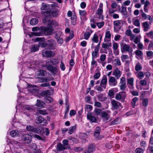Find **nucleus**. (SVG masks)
<instances>
[{
	"label": "nucleus",
	"instance_id": "1",
	"mask_svg": "<svg viewBox=\"0 0 153 153\" xmlns=\"http://www.w3.org/2000/svg\"><path fill=\"white\" fill-rule=\"evenodd\" d=\"M42 14L44 16L43 18V22L44 24H47L49 26L54 25L56 26L58 24L57 22L53 21L52 19L50 16L56 17L59 15V12L56 11H51L47 10L46 11H42Z\"/></svg>",
	"mask_w": 153,
	"mask_h": 153
},
{
	"label": "nucleus",
	"instance_id": "2",
	"mask_svg": "<svg viewBox=\"0 0 153 153\" xmlns=\"http://www.w3.org/2000/svg\"><path fill=\"white\" fill-rule=\"evenodd\" d=\"M41 32L40 31L34 33L36 35L41 36L43 33L45 35H51L53 31V29L51 27H41Z\"/></svg>",
	"mask_w": 153,
	"mask_h": 153
},
{
	"label": "nucleus",
	"instance_id": "3",
	"mask_svg": "<svg viewBox=\"0 0 153 153\" xmlns=\"http://www.w3.org/2000/svg\"><path fill=\"white\" fill-rule=\"evenodd\" d=\"M47 45L50 49L54 50L56 48V43L53 39H50L48 40Z\"/></svg>",
	"mask_w": 153,
	"mask_h": 153
},
{
	"label": "nucleus",
	"instance_id": "4",
	"mask_svg": "<svg viewBox=\"0 0 153 153\" xmlns=\"http://www.w3.org/2000/svg\"><path fill=\"white\" fill-rule=\"evenodd\" d=\"M56 61L57 60V59H47L46 61V63L45 65H43L42 67H45L47 69H48V68H50L54 64H56V63H54L53 60Z\"/></svg>",
	"mask_w": 153,
	"mask_h": 153
},
{
	"label": "nucleus",
	"instance_id": "5",
	"mask_svg": "<svg viewBox=\"0 0 153 153\" xmlns=\"http://www.w3.org/2000/svg\"><path fill=\"white\" fill-rule=\"evenodd\" d=\"M22 140L25 143H29L31 141V137L29 134H25L22 137Z\"/></svg>",
	"mask_w": 153,
	"mask_h": 153
},
{
	"label": "nucleus",
	"instance_id": "6",
	"mask_svg": "<svg viewBox=\"0 0 153 153\" xmlns=\"http://www.w3.org/2000/svg\"><path fill=\"white\" fill-rule=\"evenodd\" d=\"M108 84L111 86H114L116 85L117 82L116 79L114 76H110L108 78Z\"/></svg>",
	"mask_w": 153,
	"mask_h": 153
},
{
	"label": "nucleus",
	"instance_id": "7",
	"mask_svg": "<svg viewBox=\"0 0 153 153\" xmlns=\"http://www.w3.org/2000/svg\"><path fill=\"white\" fill-rule=\"evenodd\" d=\"M126 93L125 91H123L117 94L115 97V99L117 100H120L122 98V101L123 102L126 97Z\"/></svg>",
	"mask_w": 153,
	"mask_h": 153
},
{
	"label": "nucleus",
	"instance_id": "8",
	"mask_svg": "<svg viewBox=\"0 0 153 153\" xmlns=\"http://www.w3.org/2000/svg\"><path fill=\"white\" fill-rule=\"evenodd\" d=\"M134 79L133 77H130L127 79V84L128 87L130 89H133L134 87Z\"/></svg>",
	"mask_w": 153,
	"mask_h": 153
},
{
	"label": "nucleus",
	"instance_id": "9",
	"mask_svg": "<svg viewBox=\"0 0 153 153\" xmlns=\"http://www.w3.org/2000/svg\"><path fill=\"white\" fill-rule=\"evenodd\" d=\"M36 122L37 124L43 123V125H46L47 124V121L46 120L44 119L42 116H39L36 117Z\"/></svg>",
	"mask_w": 153,
	"mask_h": 153
},
{
	"label": "nucleus",
	"instance_id": "10",
	"mask_svg": "<svg viewBox=\"0 0 153 153\" xmlns=\"http://www.w3.org/2000/svg\"><path fill=\"white\" fill-rule=\"evenodd\" d=\"M111 103L112 107L115 109H118L121 106V104L120 103L114 99L111 100Z\"/></svg>",
	"mask_w": 153,
	"mask_h": 153
},
{
	"label": "nucleus",
	"instance_id": "11",
	"mask_svg": "<svg viewBox=\"0 0 153 153\" xmlns=\"http://www.w3.org/2000/svg\"><path fill=\"white\" fill-rule=\"evenodd\" d=\"M110 111L107 110L106 111H103L102 113V117L105 118L106 120H109L111 115Z\"/></svg>",
	"mask_w": 153,
	"mask_h": 153
},
{
	"label": "nucleus",
	"instance_id": "12",
	"mask_svg": "<svg viewBox=\"0 0 153 153\" xmlns=\"http://www.w3.org/2000/svg\"><path fill=\"white\" fill-rule=\"evenodd\" d=\"M87 118L91 123H95L97 121L95 117L91 113H89L87 114Z\"/></svg>",
	"mask_w": 153,
	"mask_h": 153
},
{
	"label": "nucleus",
	"instance_id": "13",
	"mask_svg": "<svg viewBox=\"0 0 153 153\" xmlns=\"http://www.w3.org/2000/svg\"><path fill=\"white\" fill-rule=\"evenodd\" d=\"M42 54L43 55L45 56L46 57H51L54 55V53L51 51H45L43 50L42 51Z\"/></svg>",
	"mask_w": 153,
	"mask_h": 153
},
{
	"label": "nucleus",
	"instance_id": "14",
	"mask_svg": "<svg viewBox=\"0 0 153 153\" xmlns=\"http://www.w3.org/2000/svg\"><path fill=\"white\" fill-rule=\"evenodd\" d=\"M70 148V147H65L60 143H59L57 145V150L59 151H61L65 149H68Z\"/></svg>",
	"mask_w": 153,
	"mask_h": 153
},
{
	"label": "nucleus",
	"instance_id": "15",
	"mask_svg": "<svg viewBox=\"0 0 153 153\" xmlns=\"http://www.w3.org/2000/svg\"><path fill=\"white\" fill-rule=\"evenodd\" d=\"M102 7V4L100 3V4L99 8L97 10V13L99 15V18L100 19H102L103 17V16L102 15L103 12Z\"/></svg>",
	"mask_w": 153,
	"mask_h": 153
},
{
	"label": "nucleus",
	"instance_id": "16",
	"mask_svg": "<svg viewBox=\"0 0 153 153\" xmlns=\"http://www.w3.org/2000/svg\"><path fill=\"white\" fill-rule=\"evenodd\" d=\"M45 71L43 70H39L37 71L35 74V76L37 78H39V76H44Z\"/></svg>",
	"mask_w": 153,
	"mask_h": 153
},
{
	"label": "nucleus",
	"instance_id": "17",
	"mask_svg": "<svg viewBox=\"0 0 153 153\" xmlns=\"http://www.w3.org/2000/svg\"><path fill=\"white\" fill-rule=\"evenodd\" d=\"M111 35L110 31H107L105 32V38L104 41L105 42H109L111 41Z\"/></svg>",
	"mask_w": 153,
	"mask_h": 153
},
{
	"label": "nucleus",
	"instance_id": "18",
	"mask_svg": "<svg viewBox=\"0 0 153 153\" xmlns=\"http://www.w3.org/2000/svg\"><path fill=\"white\" fill-rule=\"evenodd\" d=\"M123 48L125 51H127L130 53H131L133 51L132 48H131L130 46L126 44H125L123 45Z\"/></svg>",
	"mask_w": 153,
	"mask_h": 153
},
{
	"label": "nucleus",
	"instance_id": "19",
	"mask_svg": "<svg viewBox=\"0 0 153 153\" xmlns=\"http://www.w3.org/2000/svg\"><path fill=\"white\" fill-rule=\"evenodd\" d=\"M95 149L94 145V144H91L88 146L87 151H88L89 153H92L95 151Z\"/></svg>",
	"mask_w": 153,
	"mask_h": 153
},
{
	"label": "nucleus",
	"instance_id": "20",
	"mask_svg": "<svg viewBox=\"0 0 153 153\" xmlns=\"http://www.w3.org/2000/svg\"><path fill=\"white\" fill-rule=\"evenodd\" d=\"M113 75L115 76L117 79H118L121 75L120 71L118 68H117L114 71Z\"/></svg>",
	"mask_w": 153,
	"mask_h": 153
},
{
	"label": "nucleus",
	"instance_id": "21",
	"mask_svg": "<svg viewBox=\"0 0 153 153\" xmlns=\"http://www.w3.org/2000/svg\"><path fill=\"white\" fill-rule=\"evenodd\" d=\"M98 100L100 102L105 101L107 99L106 97L104 96L102 94H100L97 96Z\"/></svg>",
	"mask_w": 153,
	"mask_h": 153
},
{
	"label": "nucleus",
	"instance_id": "22",
	"mask_svg": "<svg viewBox=\"0 0 153 153\" xmlns=\"http://www.w3.org/2000/svg\"><path fill=\"white\" fill-rule=\"evenodd\" d=\"M106 88V86H103L100 84L99 85H97L95 87V89L99 92L102 91Z\"/></svg>",
	"mask_w": 153,
	"mask_h": 153
},
{
	"label": "nucleus",
	"instance_id": "23",
	"mask_svg": "<svg viewBox=\"0 0 153 153\" xmlns=\"http://www.w3.org/2000/svg\"><path fill=\"white\" fill-rule=\"evenodd\" d=\"M107 82V79L106 75H104L102 76L100 84L103 85V86H106Z\"/></svg>",
	"mask_w": 153,
	"mask_h": 153
},
{
	"label": "nucleus",
	"instance_id": "24",
	"mask_svg": "<svg viewBox=\"0 0 153 153\" xmlns=\"http://www.w3.org/2000/svg\"><path fill=\"white\" fill-rule=\"evenodd\" d=\"M150 3L148 0H146L145 4L143 7V10L146 13H148V9L149 7V5Z\"/></svg>",
	"mask_w": 153,
	"mask_h": 153
},
{
	"label": "nucleus",
	"instance_id": "25",
	"mask_svg": "<svg viewBox=\"0 0 153 153\" xmlns=\"http://www.w3.org/2000/svg\"><path fill=\"white\" fill-rule=\"evenodd\" d=\"M19 134V132L17 130H14L10 132V134L11 137H15L18 136Z\"/></svg>",
	"mask_w": 153,
	"mask_h": 153
},
{
	"label": "nucleus",
	"instance_id": "26",
	"mask_svg": "<svg viewBox=\"0 0 153 153\" xmlns=\"http://www.w3.org/2000/svg\"><path fill=\"white\" fill-rule=\"evenodd\" d=\"M122 10L121 13L126 17L128 16L127 12L126 10V7L124 6H122Z\"/></svg>",
	"mask_w": 153,
	"mask_h": 153
},
{
	"label": "nucleus",
	"instance_id": "27",
	"mask_svg": "<svg viewBox=\"0 0 153 153\" xmlns=\"http://www.w3.org/2000/svg\"><path fill=\"white\" fill-rule=\"evenodd\" d=\"M141 15L142 17L144 19V20L148 19L150 21L152 20V19L151 17L150 16L147 15L144 12H143L142 14H141Z\"/></svg>",
	"mask_w": 153,
	"mask_h": 153
},
{
	"label": "nucleus",
	"instance_id": "28",
	"mask_svg": "<svg viewBox=\"0 0 153 153\" xmlns=\"http://www.w3.org/2000/svg\"><path fill=\"white\" fill-rule=\"evenodd\" d=\"M142 25L144 28L143 30L144 31H147L149 29V25L147 22H143Z\"/></svg>",
	"mask_w": 153,
	"mask_h": 153
},
{
	"label": "nucleus",
	"instance_id": "29",
	"mask_svg": "<svg viewBox=\"0 0 153 153\" xmlns=\"http://www.w3.org/2000/svg\"><path fill=\"white\" fill-rule=\"evenodd\" d=\"M47 70L54 74H56L58 71V70L56 67L52 66L50 68L48 67Z\"/></svg>",
	"mask_w": 153,
	"mask_h": 153
},
{
	"label": "nucleus",
	"instance_id": "30",
	"mask_svg": "<svg viewBox=\"0 0 153 153\" xmlns=\"http://www.w3.org/2000/svg\"><path fill=\"white\" fill-rule=\"evenodd\" d=\"M122 22V20H116L114 22L113 24L114 25V29H115V26L119 27L121 25V23Z\"/></svg>",
	"mask_w": 153,
	"mask_h": 153
},
{
	"label": "nucleus",
	"instance_id": "31",
	"mask_svg": "<svg viewBox=\"0 0 153 153\" xmlns=\"http://www.w3.org/2000/svg\"><path fill=\"white\" fill-rule=\"evenodd\" d=\"M76 126L75 125L74 126H71L68 130V133L70 134H71L73 133L76 129Z\"/></svg>",
	"mask_w": 153,
	"mask_h": 153
},
{
	"label": "nucleus",
	"instance_id": "32",
	"mask_svg": "<svg viewBox=\"0 0 153 153\" xmlns=\"http://www.w3.org/2000/svg\"><path fill=\"white\" fill-rule=\"evenodd\" d=\"M32 30L33 31H36L32 33V34L33 35H34L35 36H39V35H36V34H34V33H36L37 32L39 31L41 32V27H40V28H39L38 27H33L32 28Z\"/></svg>",
	"mask_w": 153,
	"mask_h": 153
},
{
	"label": "nucleus",
	"instance_id": "33",
	"mask_svg": "<svg viewBox=\"0 0 153 153\" xmlns=\"http://www.w3.org/2000/svg\"><path fill=\"white\" fill-rule=\"evenodd\" d=\"M39 46L36 45H32L30 48V49L31 52H34L38 50Z\"/></svg>",
	"mask_w": 153,
	"mask_h": 153
},
{
	"label": "nucleus",
	"instance_id": "34",
	"mask_svg": "<svg viewBox=\"0 0 153 153\" xmlns=\"http://www.w3.org/2000/svg\"><path fill=\"white\" fill-rule=\"evenodd\" d=\"M26 128L27 130L28 131H31L33 132H37L36 130L33 126L28 125Z\"/></svg>",
	"mask_w": 153,
	"mask_h": 153
},
{
	"label": "nucleus",
	"instance_id": "35",
	"mask_svg": "<svg viewBox=\"0 0 153 153\" xmlns=\"http://www.w3.org/2000/svg\"><path fill=\"white\" fill-rule=\"evenodd\" d=\"M37 102L36 104V105L38 107L40 108H42L44 107V103L43 102H41L40 100H37Z\"/></svg>",
	"mask_w": 153,
	"mask_h": 153
},
{
	"label": "nucleus",
	"instance_id": "36",
	"mask_svg": "<svg viewBox=\"0 0 153 153\" xmlns=\"http://www.w3.org/2000/svg\"><path fill=\"white\" fill-rule=\"evenodd\" d=\"M111 46V42L103 43L102 45V47L103 48H108Z\"/></svg>",
	"mask_w": 153,
	"mask_h": 153
},
{
	"label": "nucleus",
	"instance_id": "37",
	"mask_svg": "<svg viewBox=\"0 0 153 153\" xmlns=\"http://www.w3.org/2000/svg\"><path fill=\"white\" fill-rule=\"evenodd\" d=\"M98 51L99 50H98L97 49H94V51H93L92 53V57L93 59L95 58H96L98 54Z\"/></svg>",
	"mask_w": 153,
	"mask_h": 153
},
{
	"label": "nucleus",
	"instance_id": "38",
	"mask_svg": "<svg viewBox=\"0 0 153 153\" xmlns=\"http://www.w3.org/2000/svg\"><path fill=\"white\" fill-rule=\"evenodd\" d=\"M38 20L36 18L32 19L30 21V24L32 25H34L38 22Z\"/></svg>",
	"mask_w": 153,
	"mask_h": 153
},
{
	"label": "nucleus",
	"instance_id": "39",
	"mask_svg": "<svg viewBox=\"0 0 153 153\" xmlns=\"http://www.w3.org/2000/svg\"><path fill=\"white\" fill-rule=\"evenodd\" d=\"M92 41L93 42L97 43L98 41V38L97 35L96 33H95L92 39Z\"/></svg>",
	"mask_w": 153,
	"mask_h": 153
},
{
	"label": "nucleus",
	"instance_id": "40",
	"mask_svg": "<svg viewBox=\"0 0 153 153\" xmlns=\"http://www.w3.org/2000/svg\"><path fill=\"white\" fill-rule=\"evenodd\" d=\"M49 8V5L48 4L43 3L41 7L42 10H44L48 9Z\"/></svg>",
	"mask_w": 153,
	"mask_h": 153
},
{
	"label": "nucleus",
	"instance_id": "41",
	"mask_svg": "<svg viewBox=\"0 0 153 153\" xmlns=\"http://www.w3.org/2000/svg\"><path fill=\"white\" fill-rule=\"evenodd\" d=\"M142 69L141 64L139 62L137 63L135 67V70L137 71L141 70Z\"/></svg>",
	"mask_w": 153,
	"mask_h": 153
},
{
	"label": "nucleus",
	"instance_id": "42",
	"mask_svg": "<svg viewBox=\"0 0 153 153\" xmlns=\"http://www.w3.org/2000/svg\"><path fill=\"white\" fill-rule=\"evenodd\" d=\"M134 53L137 56L139 57H141L143 54V52L139 50H136L135 52Z\"/></svg>",
	"mask_w": 153,
	"mask_h": 153
},
{
	"label": "nucleus",
	"instance_id": "43",
	"mask_svg": "<svg viewBox=\"0 0 153 153\" xmlns=\"http://www.w3.org/2000/svg\"><path fill=\"white\" fill-rule=\"evenodd\" d=\"M138 100V98L137 97H134L132 100L131 102L132 106L134 108L136 102Z\"/></svg>",
	"mask_w": 153,
	"mask_h": 153
},
{
	"label": "nucleus",
	"instance_id": "44",
	"mask_svg": "<svg viewBox=\"0 0 153 153\" xmlns=\"http://www.w3.org/2000/svg\"><path fill=\"white\" fill-rule=\"evenodd\" d=\"M39 65V62L37 61H35L33 62H32V63L30 65L31 66H32V65H35V66H32L31 67L33 68H35L36 67V66L38 65Z\"/></svg>",
	"mask_w": 153,
	"mask_h": 153
},
{
	"label": "nucleus",
	"instance_id": "45",
	"mask_svg": "<svg viewBox=\"0 0 153 153\" xmlns=\"http://www.w3.org/2000/svg\"><path fill=\"white\" fill-rule=\"evenodd\" d=\"M115 65H116L120 66L121 64V62L120 59H119L117 58L114 59Z\"/></svg>",
	"mask_w": 153,
	"mask_h": 153
},
{
	"label": "nucleus",
	"instance_id": "46",
	"mask_svg": "<svg viewBox=\"0 0 153 153\" xmlns=\"http://www.w3.org/2000/svg\"><path fill=\"white\" fill-rule=\"evenodd\" d=\"M44 82H48L49 81L52 80L53 79V78L51 77L50 76H47L46 77H44Z\"/></svg>",
	"mask_w": 153,
	"mask_h": 153
},
{
	"label": "nucleus",
	"instance_id": "47",
	"mask_svg": "<svg viewBox=\"0 0 153 153\" xmlns=\"http://www.w3.org/2000/svg\"><path fill=\"white\" fill-rule=\"evenodd\" d=\"M144 151L143 149L139 147L137 148L135 150L136 153H143Z\"/></svg>",
	"mask_w": 153,
	"mask_h": 153
},
{
	"label": "nucleus",
	"instance_id": "48",
	"mask_svg": "<svg viewBox=\"0 0 153 153\" xmlns=\"http://www.w3.org/2000/svg\"><path fill=\"white\" fill-rule=\"evenodd\" d=\"M38 112L39 113L42 114L43 115H47L48 114V112L45 110H38Z\"/></svg>",
	"mask_w": 153,
	"mask_h": 153
},
{
	"label": "nucleus",
	"instance_id": "49",
	"mask_svg": "<svg viewBox=\"0 0 153 153\" xmlns=\"http://www.w3.org/2000/svg\"><path fill=\"white\" fill-rule=\"evenodd\" d=\"M90 35L91 33L89 32H86L84 34V38L86 40H88Z\"/></svg>",
	"mask_w": 153,
	"mask_h": 153
},
{
	"label": "nucleus",
	"instance_id": "50",
	"mask_svg": "<svg viewBox=\"0 0 153 153\" xmlns=\"http://www.w3.org/2000/svg\"><path fill=\"white\" fill-rule=\"evenodd\" d=\"M148 100L147 98H145L143 100L142 104L144 106H146L148 104Z\"/></svg>",
	"mask_w": 153,
	"mask_h": 153
},
{
	"label": "nucleus",
	"instance_id": "51",
	"mask_svg": "<svg viewBox=\"0 0 153 153\" xmlns=\"http://www.w3.org/2000/svg\"><path fill=\"white\" fill-rule=\"evenodd\" d=\"M29 148L30 149L36 150L37 148V146L35 143H33L30 145Z\"/></svg>",
	"mask_w": 153,
	"mask_h": 153
},
{
	"label": "nucleus",
	"instance_id": "52",
	"mask_svg": "<svg viewBox=\"0 0 153 153\" xmlns=\"http://www.w3.org/2000/svg\"><path fill=\"white\" fill-rule=\"evenodd\" d=\"M63 146L65 147H70L68 146V141L66 139H64L62 140Z\"/></svg>",
	"mask_w": 153,
	"mask_h": 153
},
{
	"label": "nucleus",
	"instance_id": "53",
	"mask_svg": "<svg viewBox=\"0 0 153 153\" xmlns=\"http://www.w3.org/2000/svg\"><path fill=\"white\" fill-rule=\"evenodd\" d=\"M120 89L121 90L124 91L125 90L126 88V83L120 84Z\"/></svg>",
	"mask_w": 153,
	"mask_h": 153
},
{
	"label": "nucleus",
	"instance_id": "54",
	"mask_svg": "<svg viewBox=\"0 0 153 153\" xmlns=\"http://www.w3.org/2000/svg\"><path fill=\"white\" fill-rule=\"evenodd\" d=\"M100 133H94V136L97 139H100L102 137H103L100 136Z\"/></svg>",
	"mask_w": 153,
	"mask_h": 153
},
{
	"label": "nucleus",
	"instance_id": "55",
	"mask_svg": "<svg viewBox=\"0 0 153 153\" xmlns=\"http://www.w3.org/2000/svg\"><path fill=\"white\" fill-rule=\"evenodd\" d=\"M147 36L151 39L153 38V31H150L149 33H146Z\"/></svg>",
	"mask_w": 153,
	"mask_h": 153
},
{
	"label": "nucleus",
	"instance_id": "56",
	"mask_svg": "<svg viewBox=\"0 0 153 153\" xmlns=\"http://www.w3.org/2000/svg\"><path fill=\"white\" fill-rule=\"evenodd\" d=\"M96 24L98 26V27L100 28L104 26V22H97L96 23Z\"/></svg>",
	"mask_w": 153,
	"mask_h": 153
},
{
	"label": "nucleus",
	"instance_id": "57",
	"mask_svg": "<svg viewBox=\"0 0 153 153\" xmlns=\"http://www.w3.org/2000/svg\"><path fill=\"white\" fill-rule=\"evenodd\" d=\"M76 17L75 15H72L71 17V19L72 20V22L73 24H74L75 23V22L76 20Z\"/></svg>",
	"mask_w": 153,
	"mask_h": 153
},
{
	"label": "nucleus",
	"instance_id": "58",
	"mask_svg": "<svg viewBox=\"0 0 153 153\" xmlns=\"http://www.w3.org/2000/svg\"><path fill=\"white\" fill-rule=\"evenodd\" d=\"M100 72H98L95 73V74L94 76V78L95 79H98L100 76Z\"/></svg>",
	"mask_w": 153,
	"mask_h": 153
},
{
	"label": "nucleus",
	"instance_id": "59",
	"mask_svg": "<svg viewBox=\"0 0 153 153\" xmlns=\"http://www.w3.org/2000/svg\"><path fill=\"white\" fill-rule=\"evenodd\" d=\"M134 25L137 27H139L140 26V21L138 19H135L134 22Z\"/></svg>",
	"mask_w": 153,
	"mask_h": 153
},
{
	"label": "nucleus",
	"instance_id": "60",
	"mask_svg": "<svg viewBox=\"0 0 153 153\" xmlns=\"http://www.w3.org/2000/svg\"><path fill=\"white\" fill-rule=\"evenodd\" d=\"M126 83V79L125 77H122L120 79V84Z\"/></svg>",
	"mask_w": 153,
	"mask_h": 153
},
{
	"label": "nucleus",
	"instance_id": "61",
	"mask_svg": "<svg viewBox=\"0 0 153 153\" xmlns=\"http://www.w3.org/2000/svg\"><path fill=\"white\" fill-rule=\"evenodd\" d=\"M121 60L122 62H124V60L129 58L128 56L127 55H123L121 56Z\"/></svg>",
	"mask_w": 153,
	"mask_h": 153
},
{
	"label": "nucleus",
	"instance_id": "62",
	"mask_svg": "<svg viewBox=\"0 0 153 153\" xmlns=\"http://www.w3.org/2000/svg\"><path fill=\"white\" fill-rule=\"evenodd\" d=\"M60 68L62 71H64L65 69V65L62 61H61V64L60 65Z\"/></svg>",
	"mask_w": 153,
	"mask_h": 153
},
{
	"label": "nucleus",
	"instance_id": "63",
	"mask_svg": "<svg viewBox=\"0 0 153 153\" xmlns=\"http://www.w3.org/2000/svg\"><path fill=\"white\" fill-rule=\"evenodd\" d=\"M79 13L80 15L82 16H85L86 15V12L85 10H79Z\"/></svg>",
	"mask_w": 153,
	"mask_h": 153
},
{
	"label": "nucleus",
	"instance_id": "64",
	"mask_svg": "<svg viewBox=\"0 0 153 153\" xmlns=\"http://www.w3.org/2000/svg\"><path fill=\"white\" fill-rule=\"evenodd\" d=\"M147 152L150 153H153V146H149Z\"/></svg>",
	"mask_w": 153,
	"mask_h": 153
}]
</instances>
